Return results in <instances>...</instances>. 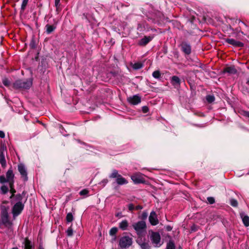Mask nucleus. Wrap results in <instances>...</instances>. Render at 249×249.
<instances>
[{
	"instance_id": "nucleus-11",
	"label": "nucleus",
	"mask_w": 249,
	"mask_h": 249,
	"mask_svg": "<svg viewBox=\"0 0 249 249\" xmlns=\"http://www.w3.org/2000/svg\"><path fill=\"white\" fill-rule=\"evenodd\" d=\"M128 102L133 105H138L141 102V98L138 95H134L127 98Z\"/></svg>"
},
{
	"instance_id": "nucleus-45",
	"label": "nucleus",
	"mask_w": 249,
	"mask_h": 249,
	"mask_svg": "<svg viewBox=\"0 0 249 249\" xmlns=\"http://www.w3.org/2000/svg\"><path fill=\"white\" fill-rule=\"evenodd\" d=\"M102 182L105 184H107V179H104L103 181H102Z\"/></svg>"
},
{
	"instance_id": "nucleus-40",
	"label": "nucleus",
	"mask_w": 249,
	"mask_h": 249,
	"mask_svg": "<svg viewBox=\"0 0 249 249\" xmlns=\"http://www.w3.org/2000/svg\"><path fill=\"white\" fill-rule=\"evenodd\" d=\"M128 209L130 211H132L134 209V206L132 204H129L128 205Z\"/></svg>"
},
{
	"instance_id": "nucleus-2",
	"label": "nucleus",
	"mask_w": 249,
	"mask_h": 249,
	"mask_svg": "<svg viewBox=\"0 0 249 249\" xmlns=\"http://www.w3.org/2000/svg\"><path fill=\"white\" fill-rule=\"evenodd\" d=\"M32 85V81L31 79L26 80H18L15 82L14 86L16 89L22 88L27 89L30 88Z\"/></svg>"
},
{
	"instance_id": "nucleus-34",
	"label": "nucleus",
	"mask_w": 249,
	"mask_h": 249,
	"mask_svg": "<svg viewBox=\"0 0 249 249\" xmlns=\"http://www.w3.org/2000/svg\"><path fill=\"white\" fill-rule=\"evenodd\" d=\"M0 182L1 183L7 182L6 177L4 176H0Z\"/></svg>"
},
{
	"instance_id": "nucleus-49",
	"label": "nucleus",
	"mask_w": 249,
	"mask_h": 249,
	"mask_svg": "<svg viewBox=\"0 0 249 249\" xmlns=\"http://www.w3.org/2000/svg\"><path fill=\"white\" fill-rule=\"evenodd\" d=\"M13 249H18L17 248H13Z\"/></svg>"
},
{
	"instance_id": "nucleus-23",
	"label": "nucleus",
	"mask_w": 249,
	"mask_h": 249,
	"mask_svg": "<svg viewBox=\"0 0 249 249\" xmlns=\"http://www.w3.org/2000/svg\"><path fill=\"white\" fill-rule=\"evenodd\" d=\"M32 245L30 241L26 239L24 242V249H32Z\"/></svg>"
},
{
	"instance_id": "nucleus-13",
	"label": "nucleus",
	"mask_w": 249,
	"mask_h": 249,
	"mask_svg": "<svg viewBox=\"0 0 249 249\" xmlns=\"http://www.w3.org/2000/svg\"><path fill=\"white\" fill-rule=\"evenodd\" d=\"M225 41L234 46L241 47L243 45V43L240 41H236L232 38H226Z\"/></svg>"
},
{
	"instance_id": "nucleus-35",
	"label": "nucleus",
	"mask_w": 249,
	"mask_h": 249,
	"mask_svg": "<svg viewBox=\"0 0 249 249\" xmlns=\"http://www.w3.org/2000/svg\"><path fill=\"white\" fill-rule=\"evenodd\" d=\"M89 193V191L87 189H84L81 191L79 193L81 196L87 195Z\"/></svg>"
},
{
	"instance_id": "nucleus-44",
	"label": "nucleus",
	"mask_w": 249,
	"mask_h": 249,
	"mask_svg": "<svg viewBox=\"0 0 249 249\" xmlns=\"http://www.w3.org/2000/svg\"><path fill=\"white\" fill-rule=\"evenodd\" d=\"M135 209L136 210H140V209H142V207H141V206H137L136 207Z\"/></svg>"
},
{
	"instance_id": "nucleus-8",
	"label": "nucleus",
	"mask_w": 249,
	"mask_h": 249,
	"mask_svg": "<svg viewBox=\"0 0 249 249\" xmlns=\"http://www.w3.org/2000/svg\"><path fill=\"white\" fill-rule=\"evenodd\" d=\"M6 151V147L3 145L0 148V163L5 168L6 166V162L4 157V153Z\"/></svg>"
},
{
	"instance_id": "nucleus-17",
	"label": "nucleus",
	"mask_w": 249,
	"mask_h": 249,
	"mask_svg": "<svg viewBox=\"0 0 249 249\" xmlns=\"http://www.w3.org/2000/svg\"><path fill=\"white\" fill-rule=\"evenodd\" d=\"M151 40V38L150 37L145 36L144 38H142L139 41V44L140 45H145L147 44L150 40Z\"/></svg>"
},
{
	"instance_id": "nucleus-7",
	"label": "nucleus",
	"mask_w": 249,
	"mask_h": 249,
	"mask_svg": "<svg viewBox=\"0 0 249 249\" xmlns=\"http://www.w3.org/2000/svg\"><path fill=\"white\" fill-rule=\"evenodd\" d=\"M9 209V207L5 205H2L1 207L2 221L4 223H6L8 222V211Z\"/></svg>"
},
{
	"instance_id": "nucleus-27",
	"label": "nucleus",
	"mask_w": 249,
	"mask_h": 249,
	"mask_svg": "<svg viewBox=\"0 0 249 249\" xmlns=\"http://www.w3.org/2000/svg\"><path fill=\"white\" fill-rule=\"evenodd\" d=\"M152 75L155 78H159L160 76V73L159 71H154Z\"/></svg>"
},
{
	"instance_id": "nucleus-19",
	"label": "nucleus",
	"mask_w": 249,
	"mask_h": 249,
	"mask_svg": "<svg viewBox=\"0 0 249 249\" xmlns=\"http://www.w3.org/2000/svg\"><path fill=\"white\" fill-rule=\"evenodd\" d=\"M225 72L229 73L230 74H234L236 72V70L234 67L231 66L226 68L224 71Z\"/></svg>"
},
{
	"instance_id": "nucleus-20",
	"label": "nucleus",
	"mask_w": 249,
	"mask_h": 249,
	"mask_svg": "<svg viewBox=\"0 0 249 249\" xmlns=\"http://www.w3.org/2000/svg\"><path fill=\"white\" fill-rule=\"evenodd\" d=\"M46 32L48 34L52 33L56 28V26L54 25H50L47 24L46 25Z\"/></svg>"
},
{
	"instance_id": "nucleus-28",
	"label": "nucleus",
	"mask_w": 249,
	"mask_h": 249,
	"mask_svg": "<svg viewBox=\"0 0 249 249\" xmlns=\"http://www.w3.org/2000/svg\"><path fill=\"white\" fill-rule=\"evenodd\" d=\"M206 100L209 103H212L214 101V97L213 95H208L206 97Z\"/></svg>"
},
{
	"instance_id": "nucleus-25",
	"label": "nucleus",
	"mask_w": 249,
	"mask_h": 249,
	"mask_svg": "<svg viewBox=\"0 0 249 249\" xmlns=\"http://www.w3.org/2000/svg\"><path fill=\"white\" fill-rule=\"evenodd\" d=\"M132 67L135 70H138L142 67V64L141 63H135L132 66Z\"/></svg>"
},
{
	"instance_id": "nucleus-36",
	"label": "nucleus",
	"mask_w": 249,
	"mask_h": 249,
	"mask_svg": "<svg viewBox=\"0 0 249 249\" xmlns=\"http://www.w3.org/2000/svg\"><path fill=\"white\" fill-rule=\"evenodd\" d=\"M117 231V228H112V229H111L110 231V234L111 235H113L114 234H115Z\"/></svg>"
},
{
	"instance_id": "nucleus-24",
	"label": "nucleus",
	"mask_w": 249,
	"mask_h": 249,
	"mask_svg": "<svg viewBox=\"0 0 249 249\" xmlns=\"http://www.w3.org/2000/svg\"><path fill=\"white\" fill-rule=\"evenodd\" d=\"M166 249H175V246L174 242L172 241H170L166 247Z\"/></svg>"
},
{
	"instance_id": "nucleus-48",
	"label": "nucleus",
	"mask_w": 249,
	"mask_h": 249,
	"mask_svg": "<svg viewBox=\"0 0 249 249\" xmlns=\"http://www.w3.org/2000/svg\"><path fill=\"white\" fill-rule=\"evenodd\" d=\"M117 216H120V214L119 213H118L117 215H116Z\"/></svg>"
},
{
	"instance_id": "nucleus-47",
	"label": "nucleus",
	"mask_w": 249,
	"mask_h": 249,
	"mask_svg": "<svg viewBox=\"0 0 249 249\" xmlns=\"http://www.w3.org/2000/svg\"><path fill=\"white\" fill-rule=\"evenodd\" d=\"M38 249H44L43 248V247H42V246H40L39 247Z\"/></svg>"
},
{
	"instance_id": "nucleus-39",
	"label": "nucleus",
	"mask_w": 249,
	"mask_h": 249,
	"mask_svg": "<svg viewBox=\"0 0 249 249\" xmlns=\"http://www.w3.org/2000/svg\"><path fill=\"white\" fill-rule=\"evenodd\" d=\"M3 83L5 86H8L9 84V81L7 79H4L3 80Z\"/></svg>"
},
{
	"instance_id": "nucleus-9",
	"label": "nucleus",
	"mask_w": 249,
	"mask_h": 249,
	"mask_svg": "<svg viewBox=\"0 0 249 249\" xmlns=\"http://www.w3.org/2000/svg\"><path fill=\"white\" fill-rule=\"evenodd\" d=\"M23 205L21 203H17L13 208V214L14 216H16L18 215L23 209Z\"/></svg>"
},
{
	"instance_id": "nucleus-37",
	"label": "nucleus",
	"mask_w": 249,
	"mask_h": 249,
	"mask_svg": "<svg viewBox=\"0 0 249 249\" xmlns=\"http://www.w3.org/2000/svg\"><path fill=\"white\" fill-rule=\"evenodd\" d=\"M207 200L209 202L210 204H213L214 203V199L212 197H208L207 198Z\"/></svg>"
},
{
	"instance_id": "nucleus-43",
	"label": "nucleus",
	"mask_w": 249,
	"mask_h": 249,
	"mask_svg": "<svg viewBox=\"0 0 249 249\" xmlns=\"http://www.w3.org/2000/svg\"><path fill=\"white\" fill-rule=\"evenodd\" d=\"M244 115L249 118V112H247V111L244 112Z\"/></svg>"
},
{
	"instance_id": "nucleus-21",
	"label": "nucleus",
	"mask_w": 249,
	"mask_h": 249,
	"mask_svg": "<svg viewBox=\"0 0 249 249\" xmlns=\"http://www.w3.org/2000/svg\"><path fill=\"white\" fill-rule=\"evenodd\" d=\"M127 227H128V222H127V220H124L122 221L119 224L120 228L123 230H126Z\"/></svg>"
},
{
	"instance_id": "nucleus-4",
	"label": "nucleus",
	"mask_w": 249,
	"mask_h": 249,
	"mask_svg": "<svg viewBox=\"0 0 249 249\" xmlns=\"http://www.w3.org/2000/svg\"><path fill=\"white\" fill-rule=\"evenodd\" d=\"M131 178L135 184L143 183L145 181L143 175L139 172L132 175Z\"/></svg>"
},
{
	"instance_id": "nucleus-14",
	"label": "nucleus",
	"mask_w": 249,
	"mask_h": 249,
	"mask_svg": "<svg viewBox=\"0 0 249 249\" xmlns=\"http://www.w3.org/2000/svg\"><path fill=\"white\" fill-rule=\"evenodd\" d=\"M181 48L183 52L186 54H189L191 53V47L186 43H182L181 44Z\"/></svg>"
},
{
	"instance_id": "nucleus-38",
	"label": "nucleus",
	"mask_w": 249,
	"mask_h": 249,
	"mask_svg": "<svg viewBox=\"0 0 249 249\" xmlns=\"http://www.w3.org/2000/svg\"><path fill=\"white\" fill-rule=\"evenodd\" d=\"M142 110L144 113H147L148 111V108L146 106H144L142 107Z\"/></svg>"
},
{
	"instance_id": "nucleus-6",
	"label": "nucleus",
	"mask_w": 249,
	"mask_h": 249,
	"mask_svg": "<svg viewBox=\"0 0 249 249\" xmlns=\"http://www.w3.org/2000/svg\"><path fill=\"white\" fill-rule=\"evenodd\" d=\"M14 174H13V170L10 168L9 169L6 174V178L7 182L9 183L10 188L11 190L13 188V184L14 183Z\"/></svg>"
},
{
	"instance_id": "nucleus-16",
	"label": "nucleus",
	"mask_w": 249,
	"mask_h": 249,
	"mask_svg": "<svg viewBox=\"0 0 249 249\" xmlns=\"http://www.w3.org/2000/svg\"><path fill=\"white\" fill-rule=\"evenodd\" d=\"M141 239H138L137 242L140 245L142 249H150V246L148 243H142Z\"/></svg>"
},
{
	"instance_id": "nucleus-5",
	"label": "nucleus",
	"mask_w": 249,
	"mask_h": 249,
	"mask_svg": "<svg viewBox=\"0 0 249 249\" xmlns=\"http://www.w3.org/2000/svg\"><path fill=\"white\" fill-rule=\"evenodd\" d=\"M151 240L155 247H160L162 243L160 242V236L159 233L153 232L151 235Z\"/></svg>"
},
{
	"instance_id": "nucleus-12",
	"label": "nucleus",
	"mask_w": 249,
	"mask_h": 249,
	"mask_svg": "<svg viewBox=\"0 0 249 249\" xmlns=\"http://www.w3.org/2000/svg\"><path fill=\"white\" fill-rule=\"evenodd\" d=\"M149 220L150 223L152 225H156L159 223V221L157 217V214L154 211H152L150 213V216L149 217Z\"/></svg>"
},
{
	"instance_id": "nucleus-22",
	"label": "nucleus",
	"mask_w": 249,
	"mask_h": 249,
	"mask_svg": "<svg viewBox=\"0 0 249 249\" xmlns=\"http://www.w3.org/2000/svg\"><path fill=\"white\" fill-rule=\"evenodd\" d=\"M243 222L246 227L249 226V217L247 215H241Z\"/></svg>"
},
{
	"instance_id": "nucleus-3",
	"label": "nucleus",
	"mask_w": 249,
	"mask_h": 249,
	"mask_svg": "<svg viewBox=\"0 0 249 249\" xmlns=\"http://www.w3.org/2000/svg\"><path fill=\"white\" fill-rule=\"evenodd\" d=\"M132 243V238L128 236L122 237L119 242V246L121 248H126L130 247Z\"/></svg>"
},
{
	"instance_id": "nucleus-26",
	"label": "nucleus",
	"mask_w": 249,
	"mask_h": 249,
	"mask_svg": "<svg viewBox=\"0 0 249 249\" xmlns=\"http://www.w3.org/2000/svg\"><path fill=\"white\" fill-rule=\"evenodd\" d=\"M120 175L118 174V171L114 170L111 174L109 176L110 178H117Z\"/></svg>"
},
{
	"instance_id": "nucleus-41",
	"label": "nucleus",
	"mask_w": 249,
	"mask_h": 249,
	"mask_svg": "<svg viewBox=\"0 0 249 249\" xmlns=\"http://www.w3.org/2000/svg\"><path fill=\"white\" fill-rule=\"evenodd\" d=\"M5 137V134L3 131H0V137L1 138H3Z\"/></svg>"
},
{
	"instance_id": "nucleus-29",
	"label": "nucleus",
	"mask_w": 249,
	"mask_h": 249,
	"mask_svg": "<svg viewBox=\"0 0 249 249\" xmlns=\"http://www.w3.org/2000/svg\"><path fill=\"white\" fill-rule=\"evenodd\" d=\"M67 221L68 222H71L73 220V215L71 213H69L67 214L66 216Z\"/></svg>"
},
{
	"instance_id": "nucleus-42",
	"label": "nucleus",
	"mask_w": 249,
	"mask_h": 249,
	"mask_svg": "<svg viewBox=\"0 0 249 249\" xmlns=\"http://www.w3.org/2000/svg\"><path fill=\"white\" fill-rule=\"evenodd\" d=\"M60 0H55V5L56 7H57L58 5Z\"/></svg>"
},
{
	"instance_id": "nucleus-18",
	"label": "nucleus",
	"mask_w": 249,
	"mask_h": 249,
	"mask_svg": "<svg viewBox=\"0 0 249 249\" xmlns=\"http://www.w3.org/2000/svg\"><path fill=\"white\" fill-rule=\"evenodd\" d=\"M171 82L173 85L179 86L180 85V79L176 76H174L172 77Z\"/></svg>"
},
{
	"instance_id": "nucleus-1",
	"label": "nucleus",
	"mask_w": 249,
	"mask_h": 249,
	"mask_svg": "<svg viewBox=\"0 0 249 249\" xmlns=\"http://www.w3.org/2000/svg\"><path fill=\"white\" fill-rule=\"evenodd\" d=\"M133 227L136 231L137 234L140 237L145 233L146 224L143 221H139L133 224Z\"/></svg>"
},
{
	"instance_id": "nucleus-31",
	"label": "nucleus",
	"mask_w": 249,
	"mask_h": 249,
	"mask_svg": "<svg viewBox=\"0 0 249 249\" xmlns=\"http://www.w3.org/2000/svg\"><path fill=\"white\" fill-rule=\"evenodd\" d=\"M230 204L233 207H236L238 205L237 201L234 199H231L230 200Z\"/></svg>"
},
{
	"instance_id": "nucleus-30",
	"label": "nucleus",
	"mask_w": 249,
	"mask_h": 249,
	"mask_svg": "<svg viewBox=\"0 0 249 249\" xmlns=\"http://www.w3.org/2000/svg\"><path fill=\"white\" fill-rule=\"evenodd\" d=\"M28 2V0H23L21 9L23 11Z\"/></svg>"
},
{
	"instance_id": "nucleus-46",
	"label": "nucleus",
	"mask_w": 249,
	"mask_h": 249,
	"mask_svg": "<svg viewBox=\"0 0 249 249\" xmlns=\"http://www.w3.org/2000/svg\"><path fill=\"white\" fill-rule=\"evenodd\" d=\"M166 229L167 230V231H170L172 230V228L170 226H168L166 227Z\"/></svg>"
},
{
	"instance_id": "nucleus-10",
	"label": "nucleus",
	"mask_w": 249,
	"mask_h": 249,
	"mask_svg": "<svg viewBox=\"0 0 249 249\" xmlns=\"http://www.w3.org/2000/svg\"><path fill=\"white\" fill-rule=\"evenodd\" d=\"M18 168L22 177L25 180H27L28 179L27 173L24 165L23 164L20 163L18 165Z\"/></svg>"
},
{
	"instance_id": "nucleus-33",
	"label": "nucleus",
	"mask_w": 249,
	"mask_h": 249,
	"mask_svg": "<svg viewBox=\"0 0 249 249\" xmlns=\"http://www.w3.org/2000/svg\"><path fill=\"white\" fill-rule=\"evenodd\" d=\"M1 191H2L3 194H5V193H6L8 192V188L6 186H2L1 187Z\"/></svg>"
},
{
	"instance_id": "nucleus-15",
	"label": "nucleus",
	"mask_w": 249,
	"mask_h": 249,
	"mask_svg": "<svg viewBox=\"0 0 249 249\" xmlns=\"http://www.w3.org/2000/svg\"><path fill=\"white\" fill-rule=\"evenodd\" d=\"M116 182L119 185L126 184L128 181L123 178L121 175L116 178Z\"/></svg>"
},
{
	"instance_id": "nucleus-32",
	"label": "nucleus",
	"mask_w": 249,
	"mask_h": 249,
	"mask_svg": "<svg viewBox=\"0 0 249 249\" xmlns=\"http://www.w3.org/2000/svg\"><path fill=\"white\" fill-rule=\"evenodd\" d=\"M68 236H71L73 234V230L71 227H70L66 231Z\"/></svg>"
}]
</instances>
